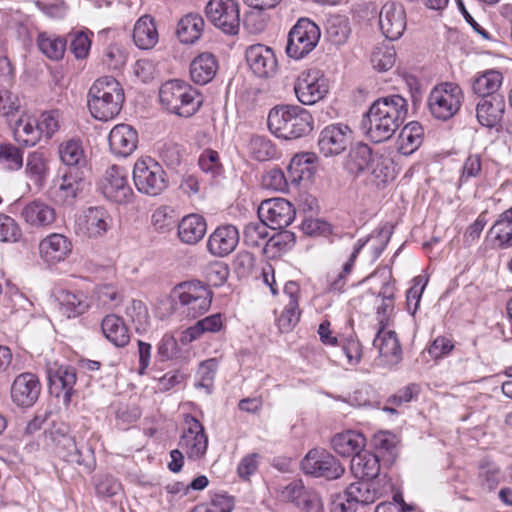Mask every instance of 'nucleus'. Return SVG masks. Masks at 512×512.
Here are the masks:
<instances>
[{"mask_svg": "<svg viewBox=\"0 0 512 512\" xmlns=\"http://www.w3.org/2000/svg\"><path fill=\"white\" fill-rule=\"evenodd\" d=\"M328 80L317 69L303 71L295 80L294 92L298 101L304 105H313L328 93Z\"/></svg>", "mask_w": 512, "mask_h": 512, "instance_id": "nucleus-13", "label": "nucleus"}, {"mask_svg": "<svg viewBox=\"0 0 512 512\" xmlns=\"http://www.w3.org/2000/svg\"><path fill=\"white\" fill-rule=\"evenodd\" d=\"M121 84L111 76L97 79L88 92V107L91 115L100 121H108L119 114L124 103Z\"/></svg>", "mask_w": 512, "mask_h": 512, "instance_id": "nucleus-3", "label": "nucleus"}, {"mask_svg": "<svg viewBox=\"0 0 512 512\" xmlns=\"http://www.w3.org/2000/svg\"><path fill=\"white\" fill-rule=\"evenodd\" d=\"M36 44L40 52L53 61L61 60L67 48L65 38L48 32H40Z\"/></svg>", "mask_w": 512, "mask_h": 512, "instance_id": "nucleus-44", "label": "nucleus"}, {"mask_svg": "<svg viewBox=\"0 0 512 512\" xmlns=\"http://www.w3.org/2000/svg\"><path fill=\"white\" fill-rule=\"evenodd\" d=\"M207 224L201 215L190 214L182 218L178 224V237L181 242L194 245L205 235Z\"/></svg>", "mask_w": 512, "mask_h": 512, "instance_id": "nucleus-35", "label": "nucleus"}, {"mask_svg": "<svg viewBox=\"0 0 512 512\" xmlns=\"http://www.w3.org/2000/svg\"><path fill=\"white\" fill-rule=\"evenodd\" d=\"M205 13L210 22L227 35H237L240 28V10L236 0H210Z\"/></svg>", "mask_w": 512, "mask_h": 512, "instance_id": "nucleus-11", "label": "nucleus"}, {"mask_svg": "<svg viewBox=\"0 0 512 512\" xmlns=\"http://www.w3.org/2000/svg\"><path fill=\"white\" fill-rule=\"evenodd\" d=\"M239 242V232L233 225H224L215 229L207 241L208 251L218 257H224L235 250Z\"/></svg>", "mask_w": 512, "mask_h": 512, "instance_id": "nucleus-27", "label": "nucleus"}, {"mask_svg": "<svg viewBox=\"0 0 512 512\" xmlns=\"http://www.w3.org/2000/svg\"><path fill=\"white\" fill-rule=\"evenodd\" d=\"M301 310L299 303L294 300L291 303H286L281 315L277 319V325L281 332L291 331L299 322Z\"/></svg>", "mask_w": 512, "mask_h": 512, "instance_id": "nucleus-56", "label": "nucleus"}, {"mask_svg": "<svg viewBox=\"0 0 512 512\" xmlns=\"http://www.w3.org/2000/svg\"><path fill=\"white\" fill-rule=\"evenodd\" d=\"M503 76L497 70H486L478 74L472 82V90L481 98L492 95H500L499 88L502 85Z\"/></svg>", "mask_w": 512, "mask_h": 512, "instance_id": "nucleus-45", "label": "nucleus"}, {"mask_svg": "<svg viewBox=\"0 0 512 512\" xmlns=\"http://www.w3.org/2000/svg\"><path fill=\"white\" fill-rule=\"evenodd\" d=\"M127 61V53L125 49L119 44L109 45L103 55V63L109 69H121Z\"/></svg>", "mask_w": 512, "mask_h": 512, "instance_id": "nucleus-59", "label": "nucleus"}, {"mask_svg": "<svg viewBox=\"0 0 512 512\" xmlns=\"http://www.w3.org/2000/svg\"><path fill=\"white\" fill-rule=\"evenodd\" d=\"M373 346L379 353L378 365L395 366L402 360L401 345L396 333L392 330L379 328L373 340Z\"/></svg>", "mask_w": 512, "mask_h": 512, "instance_id": "nucleus-22", "label": "nucleus"}, {"mask_svg": "<svg viewBox=\"0 0 512 512\" xmlns=\"http://www.w3.org/2000/svg\"><path fill=\"white\" fill-rule=\"evenodd\" d=\"M314 172V156L310 153L296 154L287 167V177L294 185L303 180H311Z\"/></svg>", "mask_w": 512, "mask_h": 512, "instance_id": "nucleus-41", "label": "nucleus"}, {"mask_svg": "<svg viewBox=\"0 0 512 512\" xmlns=\"http://www.w3.org/2000/svg\"><path fill=\"white\" fill-rule=\"evenodd\" d=\"M101 194L110 202L126 205L133 201L134 192L124 168L113 165L99 182Z\"/></svg>", "mask_w": 512, "mask_h": 512, "instance_id": "nucleus-10", "label": "nucleus"}, {"mask_svg": "<svg viewBox=\"0 0 512 512\" xmlns=\"http://www.w3.org/2000/svg\"><path fill=\"white\" fill-rule=\"evenodd\" d=\"M125 314L135 325L136 331L145 330L149 321V314L146 305L142 301L131 300L125 308Z\"/></svg>", "mask_w": 512, "mask_h": 512, "instance_id": "nucleus-54", "label": "nucleus"}, {"mask_svg": "<svg viewBox=\"0 0 512 512\" xmlns=\"http://www.w3.org/2000/svg\"><path fill=\"white\" fill-rule=\"evenodd\" d=\"M132 37L140 49L153 48L159 38L154 19L150 15L140 17L134 25Z\"/></svg>", "mask_w": 512, "mask_h": 512, "instance_id": "nucleus-37", "label": "nucleus"}, {"mask_svg": "<svg viewBox=\"0 0 512 512\" xmlns=\"http://www.w3.org/2000/svg\"><path fill=\"white\" fill-rule=\"evenodd\" d=\"M250 156L257 161H268L276 157L274 144L264 136L254 135L248 142Z\"/></svg>", "mask_w": 512, "mask_h": 512, "instance_id": "nucleus-51", "label": "nucleus"}, {"mask_svg": "<svg viewBox=\"0 0 512 512\" xmlns=\"http://www.w3.org/2000/svg\"><path fill=\"white\" fill-rule=\"evenodd\" d=\"M0 165L11 171H17L23 166V151L11 144H0Z\"/></svg>", "mask_w": 512, "mask_h": 512, "instance_id": "nucleus-52", "label": "nucleus"}, {"mask_svg": "<svg viewBox=\"0 0 512 512\" xmlns=\"http://www.w3.org/2000/svg\"><path fill=\"white\" fill-rule=\"evenodd\" d=\"M246 61L252 72L260 78L272 77L277 71V59L274 51L265 45L255 44L247 48Z\"/></svg>", "mask_w": 512, "mask_h": 512, "instance_id": "nucleus-20", "label": "nucleus"}, {"mask_svg": "<svg viewBox=\"0 0 512 512\" xmlns=\"http://www.w3.org/2000/svg\"><path fill=\"white\" fill-rule=\"evenodd\" d=\"M71 37L70 51L77 59L86 58L91 47V39L88 34L83 31H79L71 34Z\"/></svg>", "mask_w": 512, "mask_h": 512, "instance_id": "nucleus-64", "label": "nucleus"}, {"mask_svg": "<svg viewBox=\"0 0 512 512\" xmlns=\"http://www.w3.org/2000/svg\"><path fill=\"white\" fill-rule=\"evenodd\" d=\"M56 454L64 461L83 465L91 469L94 463L93 450L88 445L78 446L74 437L61 439L60 444L55 445Z\"/></svg>", "mask_w": 512, "mask_h": 512, "instance_id": "nucleus-30", "label": "nucleus"}, {"mask_svg": "<svg viewBox=\"0 0 512 512\" xmlns=\"http://www.w3.org/2000/svg\"><path fill=\"white\" fill-rule=\"evenodd\" d=\"M392 235V229L385 225L381 227L376 234H372L365 239H359L354 244L353 249L348 257V259L343 263L342 270L338 274V276L331 282L330 288L334 291H341L345 284L347 277L351 274L355 261L363 249V247L368 244H371V260L375 261L380 257L384 249L386 248L390 238Z\"/></svg>", "mask_w": 512, "mask_h": 512, "instance_id": "nucleus-8", "label": "nucleus"}, {"mask_svg": "<svg viewBox=\"0 0 512 512\" xmlns=\"http://www.w3.org/2000/svg\"><path fill=\"white\" fill-rule=\"evenodd\" d=\"M82 185V171L69 169L54 179L50 194L58 204H71L82 190Z\"/></svg>", "mask_w": 512, "mask_h": 512, "instance_id": "nucleus-17", "label": "nucleus"}, {"mask_svg": "<svg viewBox=\"0 0 512 512\" xmlns=\"http://www.w3.org/2000/svg\"><path fill=\"white\" fill-rule=\"evenodd\" d=\"M41 258L48 264L64 261L72 252V243L64 235L52 233L39 243Z\"/></svg>", "mask_w": 512, "mask_h": 512, "instance_id": "nucleus-26", "label": "nucleus"}, {"mask_svg": "<svg viewBox=\"0 0 512 512\" xmlns=\"http://www.w3.org/2000/svg\"><path fill=\"white\" fill-rule=\"evenodd\" d=\"M138 141L137 130L128 124L114 126L108 136L112 153L121 157L131 155L136 150Z\"/></svg>", "mask_w": 512, "mask_h": 512, "instance_id": "nucleus-25", "label": "nucleus"}, {"mask_svg": "<svg viewBox=\"0 0 512 512\" xmlns=\"http://www.w3.org/2000/svg\"><path fill=\"white\" fill-rule=\"evenodd\" d=\"M504 112L505 98L503 95L481 98L476 105L477 120L484 127H495L502 120Z\"/></svg>", "mask_w": 512, "mask_h": 512, "instance_id": "nucleus-28", "label": "nucleus"}, {"mask_svg": "<svg viewBox=\"0 0 512 512\" xmlns=\"http://www.w3.org/2000/svg\"><path fill=\"white\" fill-rule=\"evenodd\" d=\"M22 236L19 224L11 216L0 213V242H17Z\"/></svg>", "mask_w": 512, "mask_h": 512, "instance_id": "nucleus-57", "label": "nucleus"}, {"mask_svg": "<svg viewBox=\"0 0 512 512\" xmlns=\"http://www.w3.org/2000/svg\"><path fill=\"white\" fill-rule=\"evenodd\" d=\"M2 303L5 307L11 309V311L19 309L26 310L27 306L31 305L28 298L10 282L6 283Z\"/></svg>", "mask_w": 512, "mask_h": 512, "instance_id": "nucleus-55", "label": "nucleus"}, {"mask_svg": "<svg viewBox=\"0 0 512 512\" xmlns=\"http://www.w3.org/2000/svg\"><path fill=\"white\" fill-rule=\"evenodd\" d=\"M426 284L427 280L422 276H417L413 279V286L410 287L406 293L407 308L412 315H414L419 308Z\"/></svg>", "mask_w": 512, "mask_h": 512, "instance_id": "nucleus-61", "label": "nucleus"}, {"mask_svg": "<svg viewBox=\"0 0 512 512\" xmlns=\"http://www.w3.org/2000/svg\"><path fill=\"white\" fill-rule=\"evenodd\" d=\"M258 216L271 229H283L289 226L295 218L293 205L284 198H272L261 202Z\"/></svg>", "mask_w": 512, "mask_h": 512, "instance_id": "nucleus-16", "label": "nucleus"}, {"mask_svg": "<svg viewBox=\"0 0 512 512\" xmlns=\"http://www.w3.org/2000/svg\"><path fill=\"white\" fill-rule=\"evenodd\" d=\"M205 21L198 13H188L177 24V37L185 44H194L204 31Z\"/></svg>", "mask_w": 512, "mask_h": 512, "instance_id": "nucleus-38", "label": "nucleus"}, {"mask_svg": "<svg viewBox=\"0 0 512 512\" xmlns=\"http://www.w3.org/2000/svg\"><path fill=\"white\" fill-rule=\"evenodd\" d=\"M321 37L319 26L308 18H301L288 34L286 53L290 58L302 59L315 49Z\"/></svg>", "mask_w": 512, "mask_h": 512, "instance_id": "nucleus-9", "label": "nucleus"}, {"mask_svg": "<svg viewBox=\"0 0 512 512\" xmlns=\"http://www.w3.org/2000/svg\"><path fill=\"white\" fill-rule=\"evenodd\" d=\"M371 284L370 291L382 300L394 301L395 285L390 272L386 270H377L363 280Z\"/></svg>", "mask_w": 512, "mask_h": 512, "instance_id": "nucleus-47", "label": "nucleus"}, {"mask_svg": "<svg viewBox=\"0 0 512 512\" xmlns=\"http://www.w3.org/2000/svg\"><path fill=\"white\" fill-rule=\"evenodd\" d=\"M396 60V53L393 48H376L371 55V63L378 71H387L393 67Z\"/></svg>", "mask_w": 512, "mask_h": 512, "instance_id": "nucleus-58", "label": "nucleus"}, {"mask_svg": "<svg viewBox=\"0 0 512 512\" xmlns=\"http://www.w3.org/2000/svg\"><path fill=\"white\" fill-rule=\"evenodd\" d=\"M198 164L202 171L210 173L213 176L220 174L222 171L219 154L212 149H206L202 152Z\"/></svg>", "mask_w": 512, "mask_h": 512, "instance_id": "nucleus-63", "label": "nucleus"}, {"mask_svg": "<svg viewBox=\"0 0 512 512\" xmlns=\"http://www.w3.org/2000/svg\"><path fill=\"white\" fill-rule=\"evenodd\" d=\"M268 228L270 227L260 218L249 222L243 230L244 244L252 248L267 245L270 241Z\"/></svg>", "mask_w": 512, "mask_h": 512, "instance_id": "nucleus-49", "label": "nucleus"}, {"mask_svg": "<svg viewBox=\"0 0 512 512\" xmlns=\"http://www.w3.org/2000/svg\"><path fill=\"white\" fill-rule=\"evenodd\" d=\"M37 122L41 138L49 140L60 130L63 115L58 109L47 110L37 117Z\"/></svg>", "mask_w": 512, "mask_h": 512, "instance_id": "nucleus-50", "label": "nucleus"}, {"mask_svg": "<svg viewBox=\"0 0 512 512\" xmlns=\"http://www.w3.org/2000/svg\"><path fill=\"white\" fill-rule=\"evenodd\" d=\"M133 181L137 190L149 196L161 194L169 184L161 164L151 157H140L133 167Z\"/></svg>", "mask_w": 512, "mask_h": 512, "instance_id": "nucleus-7", "label": "nucleus"}, {"mask_svg": "<svg viewBox=\"0 0 512 512\" xmlns=\"http://www.w3.org/2000/svg\"><path fill=\"white\" fill-rule=\"evenodd\" d=\"M366 445L365 437L356 431L348 430L338 433L331 439L332 449L342 457L357 455Z\"/></svg>", "mask_w": 512, "mask_h": 512, "instance_id": "nucleus-33", "label": "nucleus"}, {"mask_svg": "<svg viewBox=\"0 0 512 512\" xmlns=\"http://www.w3.org/2000/svg\"><path fill=\"white\" fill-rule=\"evenodd\" d=\"M280 498L293 503L301 512H324L319 493L306 487L302 480H294L280 490Z\"/></svg>", "mask_w": 512, "mask_h": 512, "instance_id": "nucleus-15", "label": "nucleus"}, {"mask_svg": "<svg viewBox=\"0 0 512 512\" xmlns=\"http://www.w3.org/2000/svg\"><path fill=\"white\" fill-rule=\"evenodd\" d=\"M383 492V489L379 487L378 481L361 479V481L351 483L347 487L345 496L357 505H368L379 499Z\"/></svg>", "mask_w": 512, "mask_h": 512, "instance_id": "nucleus-31", "label": "nucleus"}, {"mask_svg": "<svg viewBox=\"0 0 512 512\" xmlns=\"http://www.w3.org/2000/svg\"><path fill=\"white\" fill-rule=\"evenodd\" d=\"M368 171L373 176L377 185L385 184L393 179V169L391 168L390 159L378 154H375Z\"/></svg>", "mask_w": 512, "mask_h": 512, "instance_id": "nucleus-53", "label": "nucleus"}, {"mask_svg": "<svg viewBox=\"0 0 512 512\" xmlns=\"http://www.w3.org/2000/svg\"><path fill=\"white\" fill-rule=\"evenodd\" d=\"M375 449L380 453H387L389 460L396 457V436L389 432H379L373 439Z\"/></svg>", "mask_w": 512, "mask_h": 512, "instance_id": "nucleus-62", "label": "nucleus"}, {"mask_svg": "<svg viewBox=\"0 0 512 512\" xmlns=\"http://www.w3.org/2000/svg\"><path fill=\"white\" fill-rule=\"evenodd\" d=\"M218 71V61L209 52L199 54L190 64V76L194 83L205 85L209 83Z\"/></svg>", "mask_w": 512, "mask_h": 512, "instance_id": "nucleus-32", "label": "nucleus"}, {"mask_svg": "<svg viewBox=\"0 0 512 512\" xmlns=\"http://www.w3.org/2000/svg\"><path fill=\"white\" fill-rule=\"evenodd\" d=\"M301 466L306 474L327 480L338 479L345 472V467L340 461L322 448L310 450L302 460Z\"/></svg>", "mask_w": 512, "mask_h": 512, "instance_id": "nucleus-12", "label": "nucleus"}, {"mask_svg": "<svg viewBox=\"0 0 512 512\" xmlns=\"http://www.w3.org/2000/svg\"><path fill=\"white\" fill-rule=\"evenodd\" d=\"M424 128L417 121L406 124L400 131L397 139V149L402 155L414 153L422 144Z\"/></svg>", "mask_w": 512, "mask_h": 512, "instance_id": "nucleus-36", "label": "nucleus"}, {"mask_svg": "<svg viewBox=\"0 0 512 512\" xmlns=\"http://www.w3.org/2000/svg\"><path fill=\"white\" fill-rule=\"evenodd\" d=\"M185 428L179 439L178 446L188 459H202L208 448V436L205 433L204 426L199 420L190 414L185 415Z\"/></svg>", "mask_w": 512, "mask_h": 512, "instance_id": "nucleus-14", "label": "nucleus"}, {"mask_svg": "<svg viewBox=\"0 0 512 512\" xmlns=\"http://www.w3.org/2000/svg\"><path fill=\"white\" fill-rule=\"evenodd\" d=\"M351 138V129L345 124H332L325 127L318 140L320 152L325 156H334L342 153Z\"/></svg>", "mask_w": 512, "mask_h": 512, "instance_id": "nucleus-19", "label": "nucleus"}, {"mask_svg": "<svg viewBox=\"0 0 512 512\" xmlns=\"http://www.w3.org/2000/svg\"><path fill=\"white\" fill-rule=\"evenodd\" d=\"M489 234L493 236L498 248L512 247V207L499 215Z\"/></svg>", "mask_w": 512, "mask_h": 512, "instance_id": "nucleus-48", "label": "nucleus"}, {"mask_svg": "<svg viewBox=\"0 0 512 512\" xmlns=\"http://www.w3.org/2000/svg\"><path fill=\"white\" fill-rule=\"evenodd\" d=\"M61 310L68 318L85 313L89 308L87 296L82 291L63 290L58 295Z\"/></svg>", "mask_w": 512, "mask_h": 512, "instance_id": "nucleus-43", "label": "nucleus"}, {"mask_svg": "<svg viewBox=\"0 0 512 512\" xmlns=\"http://www.w3.org/2000/svg\"><path fill=\"white\" fill-rule=\"evenodd\" d=\"M463 100L464 93L458 84L443 82L430 91L427 106L435 119L447 121L459 112Z\"/></svg>", "mask_w": 512, "mask_h": 512, "instance_id": "nucleus-6", "label": "nucleus"}, {"mask_svg": "<svg viewBox=\"0 0 512 512\" xmlns=\"http://www.w3.org/2000/svg\"><path fill=\"white\" fill-rule=\"evenodd\" d=\"M161 105L171 114L189 118L200 109L202 95L190 84L181 80H170L159 90Z\"/></svg>", "mask_w": 512, "mask_h": 512, "instance_id": "nucleus-4", "label": "nucleus"}, {"mask_svg": "<svg viewBox=\"0 0 512 512\" xmlns=\"http://www.w3.org/2000/svg\"><path fill=\"white\" fill-rule=\"evenodd\" d=\"M408 115V102L399 94L380 97L364 114L361 129L373 142L389 140L405 121Z\"/></svg>", "mask_w": 512, "mask_h": 512, "instance_id": "nucleus-1", "label": "nucleus"}, {"mask_svg": "<svg viewBox=\"0 0 512 512\" xmlns=\"http://www.w3.org/2000/svg\"><path fill=\"white\" fill-rule=\"evenodd\" d=\"M20 217L31 228L44 229L55 222L56 211L46 202L36 199L24 205Z\"/></svg>", "mask_w": 512, "mask_h": 512, "instance_id": "nucleus-24", "label": "nucleus"}, {"mask_svg": "<svg viewBox=\"0 0 512 512\" xmlns=\"http://www.w3.org/2000/svg\"><path fill=\"white\" fill-rule=\"evenodd\" d=\"M59 156L69 169L78 170L86 166V156L80 140L70 139L59 145Z\"/></svg>", "mask_w": 512, "mask_h": 512, "instance_id": "nucleus-46", "label": "nucleus"}, {"mask_svg": "<svg viewBox=\"0 0 512 512\" xmlns=\"http://www.w3.org/2000/svg\"><path fill=\"white\" fill-rule=\"evenodd\" d=\"M311 113L298 105L273 107L267 118V126L276 137L294 140L308 135L313 130Z\"/></svg>", "mask_w": 512, "mask_h": 512, "instance_id": "nucleus-2", "label": "nucleus"}, {"mask_svg": "<svg viewBox=\"0 0 512 512\" xmlns=\"http://www.w3.org/2000/svg\"><path fill=\"white\" fill-rule=\"evenodd\" d=\"M48 379L51 394L56 397L62 395L64 404L69 405L77 380L76 369L72 366L61 365L54 370H49Z\"/></svg>", "mask_w": 512, "mask_h": 512, "instance_id": "nucleus-23", "label": "nucleus"}, {"mask_svg": "<svg viewBox=\"0 0 512 512\" xmlns=\"http://www.w3.org/2000/svg\"><path fill=\"white\" fill-rule=\"evenodd\" d=\"M406 24V12L402 4L390 1L382 6L379 14V25L387 39H399L406 29Z\"/></svg>", "mask_w": 512, "mask_h": 512, "instance_id": "nucleus-18", "label": "nucleus"}, {"mask_svg": "<svg viewBox=\"0 0 512 512\" xmlns=\"http://www.w3.org/2000/svg\"><path fill=\"white\" fill-rule=\"evenodd\" d=\"M103 334L116 347H124L130 336L123 319L115 314L106 315L101 323Z\"/></svg>", "mask_w": 512, "mask_h": 512, "instance_id": "nucleus-42", "label": "nucleus"}, {"mask_svg": "<svg viewBox=\"0 0 512 512\" xmlns=\"http://www.w3.org/2000/svg\"><path fill=\"white\" fill-rule=\"evenodd\" d=\"M375 154L371 148L362 142L356 143L351 147L345 160V169L352 175H359L368 170Z\"/></svg>", "mask_w": 512, "mask_h": 512, "instance_id": "nucleus-40", "label": "nucleus"}, {"mask_svg": "<svg viewBox=\"0 0 512 512\" xmlns=\"http://www.w3.org/2000/svg\"><path fill=\"white\" fill-rule=\"evenodd\" d=\"M13 135L24 146H35L41 140L37 118L27 113L22 114L15 122Z\"/></svg>", "mask_w": 512, "mask_h": 512, "instance_id": "nucleus-39", "label": "nucleus"}, {"mask_svg": "<svg viewBox=\"0 0 512 512\" xmlns=\"http://www.w3.org/2000/svg\"><path fill=\"white\" fill-rule=\"evenodd\" d=\"M217 366V361L214 358L202 361L197 371L200 381L196 386L205 388L208 392H211Z\"/></svg>", "mask_w": 512, "mask_h": 512, "instance_id": "nucleus-60", "label": "nucleus"}, {"mask_svg": "<svg viewBox=\"0 0 512 512\" xmlns=\"http://www.w3.org/2000/svg\"><path fill=\"white\" fill-rule=\"evenodd\" d=\"M41 384L38 377L30 372L18 375L11 386V399L18 407H31L38 400Z\"/></svg>", "mask_w": 512, "mask_h": 512, "instance_id": "nucleus-21", "label": "nucleus"}, {"mask_svg": "<svg viewBox=\"0 0 512 512\" xmlns=\"http://www.w3.org/2000/svg\"><path fill=\"white\" fill-rule=\"evenodd\" d=\"M350 469L355 478L374 480L380 471L379 456L363 449L351 459Z\"/></svg>", "mask_w": 512, "mask_h": 512, "instance_id": "nucleus-34", "label": "nucleus"}, {"mask_svg": "<svg viewBox=\"0 0 512 512\" xmlns=\"http://www.w3.org/2000/svg\"><path fill=\"white\" fill-rule=\"evenodd\" d=\"M174 293L178 298L175 310L188 318L203 315L212 303V291L199 281L182 282L175 287Z\"/></svg>", "mask_w": 512, "mask_h": 512, "instance_id": "nucleus-5", "label": "nucleus"}, {"mask_svg": "<svg viewBox=\"0 0 512 512\" xmlns=\"http://www.w3.org/2000/svg\"><path fill=\"white\" fill-rule=\"evenodd\" d=\"M108 213L99 207H91L79 217L77 233L89 238L102 236L108 229Z\"/></svg>", "mask_w": 512, "mask_h": 512, "instance_id": "nucleus-29", "label": "nucleus"}]
</instances>
